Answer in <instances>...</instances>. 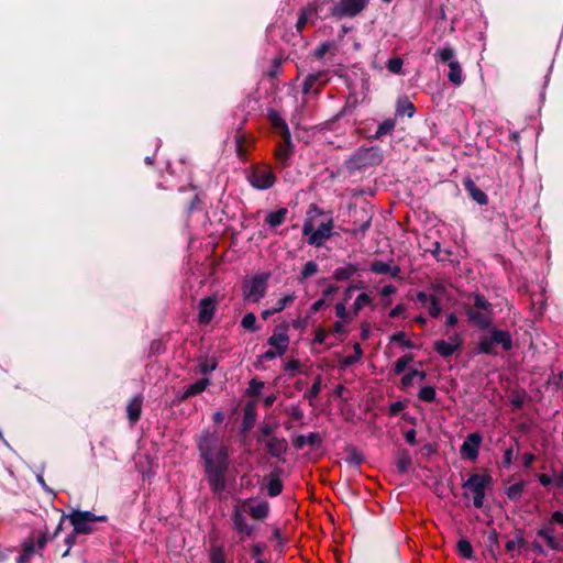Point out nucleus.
I'll use <instances>...</instances> for the list:
<instances>
[{"label": "nucleus", "instance_id": "obj_1", "mask_svg": "<svg viewBox=\"0 0 563 563\" xmlns=\"http://www.w3.org/2000/svg\"><path fill=\"white\" fill-rule=\"evenodd\" d=\"M203 471L214 495L227 489V473L229 471V448L219 443L216 432H203L197 443Z\"/></svg>", "mask_w": 563, "mask_h": 563}, {"label": "nucleus", "instance_id": "obj_3", "mask_svg": "<svg viewBox=\"0 0 563 563\" xmlns=\"http://www.w3.org/2000/svg\"><path fill=\"white\" fill-rule=\"evenodd\" d=\"M68 520L75 530V534H91L93 532L92 523L106 522L108 517L97 516L88 510L75 509L70 514H67Z\"/></svg>", "mask_w": 563, "mask_h": 563}, {"label": "nucleus", "instance_id": "obj_64", "mask_svg": "<svg viewBox=\"0 0 563 563\" xmlns=\"http://www.w3.org/2000/svg\"><path fill=\"white\" fill-rule=\"evenodd\" d=\"M547 544L552 549V550H555V551H559L561 550V543L555 539L554 536H549L547 534L545 537H542Z\"/></svg>", "mask_w": 563, "mask_h": 563}, {"label": "nucleus", "instance_id": "obj_10", "mask_svg": "<svg viewBox=\"0 0 563 563\" xmlns=\"http://www.w3.org/2000/svg\"><path fill=\"white\" fill-rule=\"evenodd\" d=\"M287 329V323L277 325L274 333L272 334V336L268 338L267 341V343L271 346L275 347L276 350H279V356H283L288 349L289 336L286 333Z\"/></svg>", "mask_w": 563, "mask_h": 563}, {"label": "nucleus", "instance_id": "obj_8", "mask_svg": "<svg viewBox=\"0 0 563 563\" xmlns=\"http://www.w3.org/2000/svg\"><path fill=\"white\" fill-rule=\"evenodd\" d=\"M330 81V73L328 70L317 71L306 77L302 82V93H319V91Z\"/></svg>", "mask_w": 563, "mask_h": 563}, {"label": "nucleus", "instance_id": "obj_36", "mask_svg": "<svg viewBox=\"0 0 563 563\" xmlns=\"http://www.w3.org/2000/svg\"><path fill=\"white\" fill-rule=\"evenodd\" d=\"M467 314L470 317V319L478 327L481 328H486L488 327L489 322H490V318H489V313L488 312H476V311H473V310H468L467 311Z\"/></svg>", "mask_w": 563, "mask_h": 563}, {"label": "nucleus", "instance_id": "obj_40", "mask_svg": "<svg viewBox=\"0 0 563 563\" xmlns=\"http://www.w3.org/2000/svg\"><path fill=\"white\" fill-rule=\"evenodd\" d=\"M493 338L494 342L501 344L505 350H509L511 347V339L509 333L505 331L495 330L493 332Z\"/></svg>", "mask_w": 563, "mask_h": 563}, {"label": "nucleus", "instance_id": "obj_45", "mask_svg": "<svg viewBox=\"0 0 563 563\" xmlns=\"http://www.w3.org/2000/svg\"><path fill=\"white\" fill-rule=\"evenodd\" d=\"M371 302H372V299L367 294H365V292L360 294L353 303L354 313L357 314L362 310L363 307L369 305Z\"/></svg>", "mask_w": 563, "mask_h": 563}, {"label": "nucleus", "instance_id": "obj_7", "mask_svg": "<svg viewBox=\"0 0 563 563\" xmlns=\"http://www.w3.org/2000/svg\"><path fill=\"white\" fill-rule=\"evenodd\" d=\"M356 130L360 135L367 140H379L387 134V119L377 124L375 119L362 120Z\"/></svg>", "mask_w": 563, "mask_h": 563}, {"label": "nucleus", "instance_id": "obj_39", "mask_svg": "<svg viewBox=\"0 0 563 563\" xmlns=\"http://www.w3.org/2000/svg\"><path fill=\"white\" fill-rule=\"evenodd\" d=\"M450 73H449V79L455 84L461 85L462 84V69L460 64L456 60H451L449 63Z\"/></svg>", "mask_w": 563, "mask_h": 563}, {"label": "nucleus", "instance_id": "obj_44", "mask_svg": "<svg viewBox=\"0 0 563 563\" xmlns=\"http://www.w3.org/2000/svg\"><path fill=\"white\" fill-rule=\"evenodd\" d=\"M525 483H516L509 486L506 490L507 496L512 500H518L523 492Z\"/></svg>", "mask_w": 563, "mask_h": 563}, {"label": "nucleus", "instance_id": "obj_37", "mask_svg": "<svg viewBox=\"0 0 563 563\" xmlns=\"http://www.w3.org/2000/svg\"><path fill=\"white\" fill-rule=\"evenodd\" d=\"M266 490L269 497H277L283 493V482L280 478H267Z\"/></svg>", "mask_w": 563, "mask_h": 563}, {"label": "nucleus", "instance_id": "obj_48", "mask_svg": "<svg viewBox=\"0 0 563 563\" xmlns=\"http://www.w3.org/2000/svg\"><path fill=\"white\" fill-rule=\"evenodd\" d=\"M318 269H319V267L316 262H313V261L307 262L301 271V280L313 276L318 272Z\"/></svg>", "mask_w": 563, "mask_h": 563}, {"label": "nucleus", "instance_id": "obj_22", "mask_svg": "<svg viewBox=\"0 0 563 563\" xmlns=\"http://www.w3.org/2000/svg\"><path fill=\"white\" fill-rule=\"evenodd\" d=\"M210 383L211 382L209 378L203 377V378L198 379L194 384H190L189 386H187L185 391L177 397L178 402H184L188 398L201 394L202 391L206 390V388L210 385Z\"/></svg>", "mask_w": 563, "mask_h": 563}, {"label": "nucleus", "instance_id": "obj_34", "mask_svg": "<svg viewBox=\"0 0 563 563\" xmlns=\"http://www.w3.org/2000/svg\"><path fill=\"white\" fill-rule=\"evenodd\" d=\"M364 457L363 454L357 451L354 446H350L346 451L345 462L351 466L358 468L363 463Z\"/></svg>", "mask_w": 563, "mask_h": 563}, {"label": "nucleus", "instance_id": "obj_25", "mask_svg": "<svg viewBox=\"0 0 563 563\" xmlns=\"http://www.w3.org/2000/svg\"><path fill=\"white\" fill-rule=\"evenodd\" d=\"M440 299H441L440 294L432 295L430 297H428L423 292H420L418 295V300L428 308L429 313L432 317H438L441 312V308L439 306Z\"/></svg>", "mask_w": 563, "mask_h": 563}, {"label": "nucleus", "instance_id": "obj_5", "mask_svg": "<svg viewBox=\"0 0 563 563\" xmlns=\"http://www.w3.org/2000/svg\"><path fill=\"white\" fill-rule=\"evenodd\" d=\"M250 185L257 190L272 188L276 183V176L271 167L265 165H254L251 167L247 176Z\"/></svg>", "mask_w": 563, "mask_h": 563}, {"label": "nucleus", "instance_id": "obj_2", "mask_svg": "<svg viewBox=\"0 0 563 563\" xmlns=\"http://www.w3.org/2000/svg\"><path fill=\"white\" fill-rule=\"evenodd\" d=\"M383 159L384 151L382 147H360L344 161L343 167L349 176H356L371 167L379 165Z\"/></svg>", "mask_w": 563, "mask_h": 563}, {"label": "nucleus", "instance_id": "obj_24", "mask_svg": "<svg viewBox=\"0 0 563 563\" xmlns=\"http://www.w3.org/2000/svg\"><path fill=\"white\" fill-rule=\"evenodd\" d=\"M143 397L141 395L134 396L126 406V415L129 421L136 423L142 415Z\"/></svg>", "mask_w": 563, "mask_h": 563}, {"label": "nucleus", "instance_id": "obj_41", "mask_svg": "<svg viewBox=\"0 0 563 563\" xmlns=\"http://www.w3.org/2000/svg\"><path fill=\"white\" fill-rule=\"evenodd\" d=\"M389 344L393 346H398L399 349L404 347H412V343L409 340H406L404 332H398L389 338Z\"/></svg>", "mask_w": 563, "mask_h": 563}, {"label": "nucleus", "instance_id": "obj_49", "mask_svg": "<svg viewBox=\"0 0 563 563\" xmlns=\"http://www.w3.org/2000/svg\"><path fill=\"white\" fill-rule=\"evenodd\" d=\"M494 344L493 334L490 336H483L478 342V350L482 353H492Z\"/></svg>", "mask_w": 563, "mask_h": 563}, {"label": "nucleus", "instance_id": "obj_56", "mask_svg": "<svg viewBox=\"0 0 563 563\" xmlns=\"http://www.w3.org/2000/svg\"><path fill=\"white\" fill-rule=\"evenodd\" d=\"M333 46V43L330 42H323L321 43L314 51L313 56L317 59H321L324 57V55L330 51V48Z\"/></svg>", "mask_w": 563, "mask_h": 563}, {"label": "nucleus", "instance_id": "obj_53", "mask_svg": "<svg viewBox=\"0 0 563 563\" xmlns=\"http://www.w3.org/2000/svg\"><path fill=\"white\" fill-rule=\"evenodd\" d=\"M79 534H75V530H73L64 539V543L67 547L66 550L62 553V558H66L69 555V552L74 544L76 543V539Z\"/></svg>", "mask_w": 563, "mask_h": 563}, {"label": "nucleus", "instance_id": "obj_4", "mask_svg": "<svg viewBox=\"0 0 563 563\" xmlns=\"http://www.w3.org/2000/svg\"><path fill=\"white\" fill-rule=\"evenodd\" d=\"M490 484V476L487 474H473L464 484V497H472L473 505L482 508L484 505L485 490Z\"/></svg>", "mask_w": 563, "mask_h": 563}, {"label": "nucleus", "instance_id": "obj_42", "mask_svg": "<svg viewBox=\"0 0 563 563\" xmlns=\"http://www.w3.org/2000/svg\"><path fill=\"white\" fill-rule=\"evenodd\" d=\"M362 356V349H361V345L358 343H355L354 344V356H346L344 357L340 364L342 367H349L351 365H353L354 363H356Z\"/></svg>", "mask_w": 563, "mask_h": 563}, {"label": "nucleus", "instance_id": "obj_57", "mask_svg": "<svg viewBox=\"0 0 563 563\" xmlns=\"http://www.w3.org/2000/svg\"><path fill=\"white\" fill-rule=\"evenodd\" d=\"M285 412L288 413L295 421H299L303 418V411L299 405H292L286 408Z\"/></svg>", "mask_w": 563, "mask_h": 563}, {"label": "nucleus", "instance_id": "obj_43", "mask_svg": "<svg viewBox=\"0 0 563 563\" xmlns=\"http://www.w3.org/2000/svg\"><path fill=\"white\" fill-rule=\"evenodd\" d=\"M241 325L252 332L257 331L258 327L256 325V316L253 312L246 313L241 321Z\"/></svg>", "mask_w": 563, "mask_h": 563}, {"label": "nucleus", "instance_id": "obj_18", "mask_svg": "<svg viewBox=\"0 0 563 563\" xmlns=\"http://www.w3.org/2000/svg\"><path fill=\"white\" fill-rule=\"evenodd\" d=\"M294 152V144L291 142V135L289 136V140L282 139V142L278 144V146L275 150V159L277 164L282 167L288 166V161Z\"/></svg>", "mask_w": 563, "mask_h": 563}, {"label": "nucleus", "instance_id": "obj_47", "mask_svg": "<svg viewBox=\"0 0 563 563\" xmlns=\"http://www.w3.org/2000/svg\"><path fill=\"white\" fill-rule=\"evenodd\" d=\"M264 387V383L256 379V378H252L249 383V387H247V395L251 396V397H257L260 394H261V390L262 388Z\"/></svg>", "mask_w": 563, "mask_h": 563}, {"label": "nucleus", "instance_id": "obj_31", "mask_svg": "<svg viewBox=\"0 0 563 563\" xmlns=\"http://www.w3.org/2000/svg\"><path fill=\"white\" fill-rule=\"evenodd\" d=\"M198 373L208 375L213 372L218 366V360L216 357L200 356L198 358Z\"/></svg>", "mask_w": 563, "mask_h": 563}, {"label": "nucleus", "instance_id": "obj_29", "mask_svg": "<svg viewBox=\"0 0 563 563\" xmlns=\"http://www.w3.org/2000/svg\"><path fill=\"white\" fill-rule=\"evenodd\" d=\"M357 272L356 265L353 264H346L345 266L338 267L333 272V279L336 282H345L350 279L353 275H355Z\"/></svg>", "mask_w": 563, "mask_h": 563}, {"label": "nucleus", "instance_id": "obj_55", "mask_svg": "<svg viewBox=\"0 0 563 563\" xmlns=\"http://www.w3.org/2000/svg\"><path fill=\"white\" fill-rule=\"evenodd\" d=\"M294 300H295L294 295L284 296L276 302L275 307H273L274 311H276V312L283 311L288 305L292 303Z\"/></svg>", "mask_w": 563, "mask_h": 563}, {"label": "nucleus", "instance_id": "obj_13", "mask_svg": "<svg viewBox=\"0 0 563 563\" xmlns=\"http://www.w3.org/2000/svg\"><path fill=\"white\" fill-rule=\"evenodd\" d=\"M267 275H256L253 277L246 297L251 298L254 302L258 301L265 296L267 286Z\"/></svg>", "mask_w": 563, "mask_h": 563}, {"label": "nucleus", "instance_id": "obj_60", "mask_svg": "<svg viewBox=\"0 0 563 563\" xmlns=\"http://www.w3.org/2000/svg\"><path fill=\"white\" fill-rule=\"evenodd\" d=\"M413 356L411 354H406L404 356H401L397 363H396V372L397 373H400L405 369V367L407 366V364H409L411 361H412Z\"/></svg>", "mask_w": 563, "mask_h": 563}, {"label": "nucleus", "instance_id": "obj_19", "mask_svg": "<svg viewBox=\"0 0 563 563\" xmlns=\"http://www.w3.org/2000/svg\"><path fill=\"white\" fill-rule=\"evenodd\" d=\"M332 220L322 222L314 232L308 238V244L313 246H321L323 241L331 236Z\"/></svg>", "mask_w": 563, "mask_h": 563}, {"label": "nucleus", "instance_id": "obj_62", "mask_svg": "<svg viewBox=\"0 0 563 563\" xmlns=\"http://www.w3.org/2000/svg\"><path fill=\"white\" fill-rule=\"evenodd\" d=\"M522 544H523V540L521 538H516V539L509 540L506 543V549L509 552H514L516 550H519L522 547Z\"/></svg>", "mask_w": 563, "mask_h": 563}, {"label": "nucleus", "instance_id": "obj_33", "mask_svg": "<svg viewBox=\"0 0 563 563\" xmlns=\"http://www.w3.org/2000/svg\"><path fill=\"white\" fill-rule=\"evenodd\" d=\"M358 103L360 101L357 96L355 93H350L346 98L344 107L335 115V119H340L347 114H353Z\"/></svg>", "mask_w": 563, "mask_h": 563}, {"label": "nucleus", "instance_id": "obj_38", "mask_svg": "<svg viewBox=\"0 0 563 563\" xmlns=\"http://www.w3.org/2000/svg\"><path fill=\"white\" fill-rule=\"evenodd\" d=\"M320 390H321V376L318 375L314 378L310 389L305 394V398L308 399L310 406L314 405V399L318 397Z\"/></svg>", "mask_w": 563, "mask_h": 563}, {"label": "nucleus", "instance_id": "obj_32", "mask_svg": "<svg viewBox=\"0 0 563 563\" xmlns=\"http://www.w3.org/2000/svg\"><path fill=\"white\" fill-rule=\"evenodd\" d=\"M210 563H228L225 549L222 544H212L209 549Z\"/></svg>", "mask_w": 563, "mask_h": 563}, {"label": "nucleus", "instance_id": "obj_17", "mask_svg": "<svg viewBox=\"0 0 563 563\" xmlns=\"http://www.w3.org/2000/svg\"><path fill=\"white\" fill-rule=\"evenodd\" d=\"M257 411L256 404L254 401H249L243 408V419L240 428V432L245 434L252 430L256 422Z\"/></svg>", "mask_w": 563, "mask_h": 563}, {"label": "nucleus", "instance_id": "obj_14", "mask_svg": "<svg viewBox=\"0 0 563 563\" xmlns=\"http://www.w3.org/2000/svg\"><path fill=\"white\" fill-rule=\"evenodd\" d=\"M264 443L266 453L272 457L282 459L288 450V442L285 438L271 437Z\"/></svg>", "mask_w": 563, "mask_h": 563}, {"label": "nucleus", "instance_id": "obj_21", "mask_svg": "<svg viewBox=\"0 0 563 563\" xmlns=\"http://www.w3.org/2000/svg\"><path fill=\"white\" fill-rule=\"evenodd\" d=\"M36 553L35 537L34 534H31L21 543V553L15 559V563H30L32 556Z\"/></svg>", "mask_w": 563, "mask_h": 563}, {"label": "nucleus", "instance_id": "obj_20", "mask_svg": "<svg viewBox=\"0 0 563 563\" xmlns=\"http://www.w3.org/2000/svg\"><path fill=\"white\" fill-rule=\"evenodd\" d=\"M267 119L276 132L280 134L282 139H287L288 141L291 135L290 130L280 114L276 110L269 109L267 112Z\"/></svg>", "mask_w": 563, "mask_h": 563}, {"label": "nucleus", "instance_id": "obj_23", "mask_svg": "<svg viewBox=\"0 0 563 563\" xmlns=\"http://www.w3.org/2000/svg\"><path fill=\"white\" fill-rule=\"evenodd\" d=\"M461 346V339L459 335L451 336L448 341H437L434 343L435 350L442 356L452 355Z\"/></svg>", "mask_w": 563, "mask_h": 563}, {"label": "nucleus", "instance_id": "obj_46", "mask_svg": "<svg viewBox=\"0 0 563 563\" xmlns=\"http://www.w3.org/2000/svg\"><path fill=\"white\" fill-rule=\"evenodd\" d=\"M48 541H52L51 536L48 534L47 529H45L44 531L40 532L38 537L35 539V548L37 550V554L42 555V552Z\"/></svg>", "mask_w": 563, "mask_h": 563}, {"label": "nucleus", "instance_id": "obj_15", "mask_svg": "<svg viewBox=\"0 0 563 563\" xmlns=\"http://www.w3.org/2000/svg\"><path fill=\"white\" fill-rule=\"evenodd\" d=\"M482 437L478 433H471L461 446L463 457L474 460L478 454Z\"/></svg>", "mask_w": 563, "mask_h": 563}, {"label": "nucleus", "instance_id": "obj_28", "mask_svg": "<svg viewBox=\"0 0 563 563\" xmlns=\"http://www.w3.org/2000/svg\"><path fill=\"white\" fill-rule=\"evenodd\" d=\"M287 213V208H279L276 211H272L265 217V223H267L271 228H277L284 223Z\"/></svg>", "mask_w": 563, "mask_h": 563}, {"label": "nucleus", "instance_id": "obj_54", "mask_svg": "<svg viewBox=\"0 0 563 563\" xmlns=\"http://www.w3.org/2000/svg\"><path fill=\"white\" fill-rule=\"evenodd\" d=\"M411 464L410 455L407 452H402L397 460V467L400 472H406Z\"/></svg>", "mask_w": 563, "mask_h": 563}, {"label": "nucleus", "instance_id": "obj_11", "mask_svg": "<svg viewBox=\"0 0 563 563\" xmlns=\"http://www.w3.org/2000/svg\"><path fill=\"white\" fill-rule=\"evenodd\" d=\"M231 519L233 529L240 536L241 540H244V537H252L254 534L255 526L247 523L245 516L238 507H234Z\"/></svg>", "mask_w": 563, "mask_h": 563}, {"label": "nucleus", "instance_id": "obj_61", "mask_svg": "<svg viewBox=\"0 0 563 563\" xmlns=\"http://www.w3.org/2000/svg\"><path fill=\"white\" fill-rule=\"evenodd\" d=\"M475 307L483 310V312L489 313L490 303L485 300L484 297L476 295L475 296Z\"/></svg>", "mask_w": 563, "mask_h": 563}, {"label": "nucleus", "instance_id": "obj_59", "mask_svg": "<svg viewBox=\"0 0 563 563\" xmlns=\"http://www.w3.org/2000/svg\"><path fill=\"white\" fill-rule=\"evenodd\" d=\"M369 269L377 274H387V263L383 261H375L371 263Z\"/></svg>", "mask_w": 563, "mask_h": 563}, {"label": "nucleus", "instance_id": "obj_9", "mask_svg": "<svg viewBox=\"0 0 563 563\" xmlns=\"http://www.w3.org/2000/svg\"><path fill=\"white\" fill-rule=\"evenodd\" d=\"M219 300L216 296H208L199 301L198 322L209 324L214 317Z\"/></svg>", "mask_w": 563, "mask_h": 563}, {"label": "nucleus", "instance_id": "obj_58", "mask_svg": "<svg viewBox=\"0 0 563 563\" xmlns=\"http://www.w3.org/2000/svg\"><path fill=\"white\" fill-rule=\"evenodd\" d=\"M437 56L440 60L450 63L451 60H454V51L451 47H444L437 52Z\"/></svg>", "mask_w": 563, "mask_h": 563}, {"label": "nucleus", "instance_id": "obj_63", "mask_svg": "<svg viewBox=\"0 0 563 563\" xmlns=\"http://www.w3.org/2000/svg\"><path fill=\"white\" fill-rule=\"evenodd\" d=\"M328 334V331H325L323 328H318L314 333L313 342L318 344L324 343Z\"/></svg>", "mask_w": 563, "mask_h": 563}, {"label": "nucleus", "instance_id": "obj_50", "mask_svg": "<svg viewBox=\"0 0 563 563\" xmlns=\"http://www.w3.org/2000/svg\"><path fill=\"white\" fill-rule=\"evenodd\" d=\"M418 397L422 401L431 402V401H433L435 399V390L431 386H424L419 391Z\"/></svg>", "mask_w": 563, "mask_h": 563}, {"label": "nucleus", "instance_id": "obj_52", "mask_svg": "<svg viewBox=\"0 0 563 563\" xmlns=\"http://www.w3.org/2000/svg\"><path fill=\"white\" fill-rule=\"evenodd\" d=\"M284 59L282 57H276L273 59L269 70L267 71V76L269 78H276L280 74V67Z\"/></svg>", "mask_w": 563, "mask_h": 563}, {"label": "nucleus", "instance_id": "obj_6", "mask_svg": "<svg viewBox=\"0 0 563 563\" xmlns=\"http://www.w3.org/2000/svg\"><path fill=\"white\" fill-rule=\"evenodd\" d=\"M368 0H340L330 8V15L336 19L353 18L361 13Z\"/></svg>", "mask_w": 563, "mask_h": 563}, {"label": "nucleus", "instance_id": "obj_12", "mask_svg": "<svg viewBox=\"0 0 563 563\" xmlns=\"http://www.w3.org/2000/svg\"><path fill=\"white\" fill-rule=\"evenodd\" d=\"M330 0H316L312 4L303 8L299 14L296 23L297 30L300 32L306 26L309 19L313 15H318L319 11L322 10V5L329 3Z\"/></svg>", "mask_w": 563, "mask_h": 563}, {"label": "nucleus", "instance_id": "obj_30", "mask_svg": "<svg viewBox=\"0 0 563 563\" xmlns=\"http://www.w3.org/2000/svg\"><path fill=\"white\" fill-rule=\"evenodd\" d=\"M415 113V107L407 98L398 99L396 103V117L411 118Z\"/></svg>", "mask_w": 563, "mask_h": 563}, {"label": "nucleus", "instance_id": "obj_27", "mask_svg": "<svg viewBox=\"0 0 563 563\" xmlns=\"http://www.w3.org/2000/svg\"><path fill=\"white\" fill-rule=\"evenodd\" d=\"M278 422L263 421L257 430L255 438L258 443H264L271 437H274L275 431L278 429Z\"/></svg>", "mask_w": 563, "mask_h": 563}, {"label": "nucleus", "instance_id": "obj_51", "mask_svg": "<svg viewBox=\"0 0 563 563\" xmlns=\"http://www.w3.org/2000/svg\"><path fill=\"white\" fill-rule=\"evenodd\" d=\"M457 549H459V552L466 559H471L472 555H473V549H472V545L471 543L465 540V539H462L457 542Z\"/></svg>", "mask_w": 563, "mask_h": 563}, {"label": "nucleus", "instance_id": "obj_26", "mask_svg": "<svg viewBox=\"0 0 563 563\" xmlns=\"http://www.w3.org/2000/svg\"><path fill=\"white\" fill-rule=\"evenodd\" d=\"M322 438L318 432H310L307 435L299 434L295 438L292 444L297 450H301L306 444L310 446L320 445Z\"/></svg>", "mask_w": 563, "mask_h": 563}, {"label": "nucleus", "instance_id": "obj_35", "mask_svg": "<svg viewBox=\"0 0 563 563\" xmlns=\"http://www.w3.org/2000/svg\"><path fill=\"white\" fill-rule=\"evenodd\" d=\"M464 184L466 189L470 191L471 196L476 202H478L479 205L487 203V196L481 189H478L471 179H467Z\"/></svg>", "mask_w": 563, "mask_h": 563}, {"label": "nucleus", "instance_id": "obj_16", "mask_svg": "<svg viewBox=\"0 0 563 563\" xmlns=\"http://www.w3.org/2000/svg\"><path fill=\"white\" fill-rule=\"evenodd\" d=\"M243 508H247L249 515L255 520H264L269 514V504L267 501H261L255 506H251L252 498L239 500Z\"/></svg>", "mask_w": 563, "mask_h": 563}]
</instances>
